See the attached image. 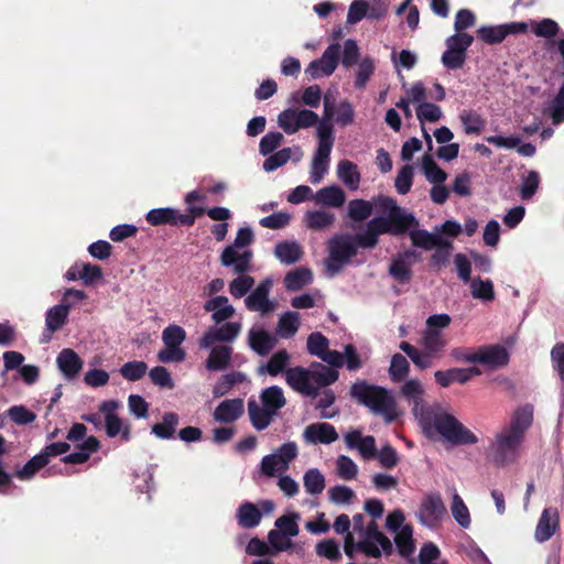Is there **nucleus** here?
<instances>
[{"instance_id": "f257e3e1", "label": "nucleus", "mask_w": 564, "mask_h": 564, "mask_svg": "<svg viewBox=\"0 0 564 564\" xmlns=\"http://www.w3.org/2000/svg\"><path fill=\"white\" fill-rule=\"evenodd\" d=\"M533 417L534 408L530 403L520 405L512 412L509 424L496 435L492 443L494 462L497 465L505 466L516 460Z\"/></svg>"}, {"instance_id": "f03ea898", "label": "nucleus", "mask_w": 564, "mask_h": 564, "mask_svg": "<svg viewBox=\"0 0 564 564\" xmlns=\"http://www.w3.org/2000/svg\"><path fill=\"white\" fill-rule=\"evenodd\" d=\"M349 394L359 404L368 408L371 413L383 416L387 423L397 420V402L388 389L371 384L366 380H357L350 387Z\"/></svg>"}, {"instance_id": "7ed1b4c3", "label": "nucleus", "mask_w": 564, "mask_h": 564, "mask_svg": "<svg viewBox=\"0 0 564 564\" xmlns=\"http://www.w3.org/2000/svg\"><path fill=\"white\" fill-rule=\"evenodd\" d=\"M420 344L423 350L408 341H401L399 348L419 369H429L433 367L434 359L441 358L446 346V339L440 329H425L422 333Z\"/></svg>"}, {"instance_id": "20e7f679", "label": "nucleus", "mask_w": 564, "mask_h": 564, "mask_svg": "<svg viewBox=\"0 0 564 564\" xmlns=\"http://www.w3.org/2000/svg\"><path fill=\"white\" fill-rule=\"evenodd\" d=\"M254 236L249 227H242L238 230L232 245L227 246L220 254V263L224 267H232L235 273H246L250 270L252 251L246 250L241 253L237 249H242L253 242Z\"/></svg>"}, {"instance_id": "39448f33", "label": "nucleus", "mask_w": 564, "mask_h": 564, "mask_svg": "<svg viewBox=\"0 0 564 564\" xmlns=\"http://www.w3.org/2000/svg\"><path fill=\"white\" fill-rule=\"evenodd\" d=\"M415 227V225L400 221L395 217L377 216L367 223L366 231L357 234V238L361 248L371 249L377 246L380 235L402 236Z\"/></svg>"}, {"instance_id": "423d86ee", "label": "nucleus", "mask_w": 564, "mask_h": 564, "mask_svg": "<svg viewBox=\"0 0 564 564\" xmlns=\"http://www.w3.org/2000/svg\"><path fill=\"white\" fill-rule=\"evenodd\" d=\"M431 427L455 445H469L478 441L473 432L467 430L455 416L447 413L435 414L431 424H424L425 432L429 433Z\"/></svg>"}, {"instance_id": "0eeeda50", "label": "nucleus", "mask_w": 564, "mask_h": 564, "mask_svg": "<svg viewBox=\"0 0 564 564\" xmlns=\"http://www.w3.org/2000/svg\"><path fill=\"white\" fill-rule=\"evenodd\" d=\"M358 247L360 245L357 235H335L328 241V269L333 272L339 271L341 264L357 254Z\"/></svg>"}, {"instance_id": "6e6552de", "label": "nucleus", "mask_w": 564, "mask_h": 564, "mask_svg": "<svg viewBox=\"0 0 564 564\" xmlns=\"http://www.w3.org/2000/svg\"><path fill=\"white\" fill-rule=\"evenodd\" d=\"M317 122V113L308 109L288 108L278 116V124L286 134H293L300 129L313 127Z\"/></svg>"}, {"instance_id": "1a4fd4ad", "label": "nucleus", "mask_w": 564, "mask_h": 564, "mask_svg": "<svg viewBox=\"0 0 564 564\" xmlns=\"http://www.w3.org/2000/svg\"><path fill=\"white\" fill-rule=\"evenodd\" d=\"M528 31L525 22H510L500 25H484L477 30V36L489 45L500 44L510 34H520Z\"/></svg>"}, {"instance_id": "9d476101", "label": "nucleus", "mask_w": 564, "mask_h": 564, "mask_svg": "<svg viewBox=\"0 0 564 564\" xmlns=\"http://www.w3.org/2000/svg\"><path fill=\"white\" fill-rule=\"evenodd\" d=\"M340 45L330 44L323 53L322 57L312 61L305 69V73L313 79L330 76L339 62Z\"/></svg>"}, {"instance_id": "9b49d317", "label": "nucleus", "mask_w": 564, "mask_h": 564, "mask_svg": "<svg viewBox=\"0 0 564 564\" xmlns=\"http://www.w3.org/2000/svg\"><path fill=\"white\" fill-rule=\"evenodd\" d=\"M72 303H62L51 307L45 314V329L42 334L41 343L47 344L51 341L55 332L61 329L68 322V315Z\"/></svg>"}, {"instance_id": "f8f14e48", "label": "nucleus", "mask_w": 564, "mask_h": 564, "mask_svg": "<svg viewBox=\"0 0 564 564\" xmlns=\"http://www.w3.org/2000/svg\"><path fill=\"white\" fill-rule=\"evenodd\" d=\"M286 383L296 392L315 398L317 387L313 384L310 368L301 366L289 368L285 372Z\"/></svg>"}, {"instance_id": "ddd939ff", "label": "nucleus", "mask_w": 564, "mask_h": 564, "mask_svg": "<svg viewBox=\"0 0 564 564\" xmlns=\"http://www.w3.org/2000/svg\"><path fill=\"white\" fill-rule=\"evenodd\" d=\"M119 403L113 400L104 401L99 408V410L105 413V425H106V434L108 437H116L121 433V437L123 441L130 440V429L126 426L123 429L122 420L115 414V411L118 409Z\"/></svg>"}, {"instance_id": "4468645a", "label": "nucleus", "mask_w": 564, "mask_h": 564, "mask_svg": "<svg viewBox=\"0 0 564 564\" xmlns=\"http://www.w3.org/2000/svg\"><path fill=\"white\" fill-rule=\"evenodd\" d=\"M272 282L267 279L262 281L245 300L246 307L251 312L261 314L270 313L274 310V304L269 300V293Z\"/></svg>"}, {"instance_id": "2eb2a0df", "label": "nucleus", "mask_w": 564, "mask_h": 564, "mask_svg": "<svg viewBox=\"0 0 564 564\" xmlns=\"http://www.w3.org/2000/svg\"><path fill=\"white\" fill-rule=\"evenodd\" d=\"M560 528V514L555 507L545 508L538 521L534 539L540 542L549 541Z\"/></svg>"}, {"instance_id": "dca6fc26", "label": "nucleus", "mask_w": 564, "mask_h": 564, "mask_svg": "<svg viewBox=\"0 0 564 564\" xmlns=\"http://www.w3.org/2000/svg\"><path fill=\"white\" fill-rule=\"evenodd\" d=\"M345 444L349 449H358L364 459L377 456L376 438L372 435L364 436L361 431L352 430L345 434Z\"/></svg>"}, {"instance_id": "f3484780", "label": "nucleus", "mask_w": 564, "mask_h": 564, "mask_svg": "<svg viewBox=\"0 0 564 564\" xmlns=\"http://www.w3.org/2000/svg\"><path fill=\"white\" fill-rule=\"evenodd\" d=\"M303 438L308 444H332L338 440V433L329 423H312L305 427Z\"/></svg>"}, {"instance_id": "a211bd4d", "label": "nucleus", "mask_w": 564, "mask_h": 564, "mask_svg": "<svg viewBox=\"0 0 564 564\" xmlns=\"http://www.w3.org/2000/svg\"><path fill=\"white\" fill-rule=\"evenodd\" d=\"M446 513L445 505L438 494H431L422 501L419 518L424 524H433L440 521Z\"/></svg>"}, {"instance_id": "6ab92c4d", "label": "nucleus", "mask_w": 564, "mask_h": 564, "mask_svg": "<svg viewBox=\"0 0 564 564\" xmlns=\"http://www.w3.org/2000/svg\"><path fill=\"white\" fill-rule=\"evenodd\" d=\"M509 359L508 350L499 344L481 346L477 350V362L490 368L505 367Z\"/></svg>"}, {"instance_id": "aec40b11", "label": "nucleus", "mask_w": 564, "mask_h": 564, "mask_svg": "<svg viewBox=\"0 0 564 564\" xmlns=\"http://www.w3.org/2000/svg\"><path fill=\"white\" fill-rule=\"evenodd\" d=\"M481 373L478 367H469V368H451L448 370H437L434 373V378L436 382L443 387L447 388L453 382L466 383L473 377L479 376Z\"/></svg>"}, {"instance_id": "412c9836", "label": "nucleus", "mask_w": 564, "mask_h": 564, "mask_svg": "<svg viewBox=\"0 0 564 564\" xmlns=\"http://www.w3.org/2000/svg\"><path fill=\"white\" fill-rule=\"evenodd\" d=\"M375 204L380 213L387 214L389 218L395 217L400 221L419 226L420 223L412 213H408L404 208L397 204L392 197L379 195L375 198Z\"/></svg>"}, {"instance_id": "4be33fe9", "label": "nucleus", "mask_w": 564, "mask_h": 564, "mask_svg": "<svg viewBox=\"0 0 564 564\" xmlns=\"http://www.w3.org/2000/svg\"><path fill=\"white\" fill-rule=\"evenodd\" d=\"M408 232L413 247L421 248L423 250H432L435 246H447V239L443 238L437 232H430L426 229H417V227L411 228Z\"/></svg>"}, {"instance_id": "5701e85b", "label": "nucleus", "mask_w": 564, "mask_h": 564, "mask_svg": "<svg viewBox=\"0 0 564 564\" xmlns=\"http://www.w3.org/2000/svg\"><path fill=\"white\" fill-rule=\"evenodd\" d=\"M243 414L242 399H227L220 402L214 412V419L220 423H232Z\"/></svg>"}, {"instance_id": "b1692460", "label": "nucleus", "mask_w": 564, "mask_h": 564, "mask_svg": "<svg viewBox=\"0 0 564 564\" xmlns=\"http://www.w3.org/2000/svg\"><path fill=\"white\" fill-rule=\"evenodd\" d=\"M330 152L332 149H329L327 144H318L312 162L310 175V181L312 184L319 183L324 175L327 173Z\"/></svg>"}, {"instance_id": "393cba45", "label": "nucleus", "mask_w": 564, "mask_h": 564, "mask_svg": "<svg viewBox=\"0 0 564 564\" xmlns=\"http://www.w3.org/2000/svg\"><path fill=\"white\" fill-rule=\"evenodd\" d=\"M56 362L58 369L68 379L75 378L83 368V360L69 348H65L58 354Z\"/></svg>"}, {"instance_id": "a878e982", "label": "nucleus", "mask_w": 564, "mask_h": 564, "mask_svg": "<svg viewBox=\"0 0 564 564\" xmlns=\"http://www.w3.org/2000/svg\"><path fill=\"white\" fill-rule=\"evenodd\" d=\"M232 348L226 345L214 346L205 361L209 371H221L230 365Z\"/></svg>"}, {"instance_id": "bb28decb", "label": "nucleus", "mask_w": 564, "mask_h": 564, "mask_svg": "<svg viewBox=\"0 0 564 564\" xmlns=\"http://www.w3.org/2000/svg\"><path fill=\"white\" fill-rule=\"evenodd\" d=\"M248 339L251 349L260 356H267L278 343L276 338L264 329H251Z\"/></svg>"}, {"instance_id": "cd10ccee", "label": "nucleus", "mask_w": 564, "mask_h": 564, "mask_svg": "<svg viewBox=\"0 0 564 564\" xmlns=\"http://www.w3.org/2000/svg\"><path fill=\"white\" fill-rule=\"evenodd\" d=\"M77 447L79 449L78 452L70 453L62 458L64 464L86 463L90 458L91 454L99 449L100 443L97 437L90 435Z\"/></svg>"}, {"instance_id": "c85d7f7f", "label": "nucleus", "mask_w": 564, "mask_h": 564, "mask_svg": "<svg viewBox=\"0 0 564 564\" xmlns=\"http://www.w3.org/2000/svg\"><path fill=\"white\" fill-rule=\"evenodd\" d=\"M180 212L171 207L154 208L147 213L145 220L151 226H180Z\"/></svg>"}, {"instance_id": "c756f323", "label": "nucleus", "mask_w": 564, "mask_h": 564, "mask_svg": "<svg viewBox=\"0 0 564 564\" xmlns=\"http://www.w3.org/2000/svg\"><path fill=\"white\" fill-rule=\"evenodd\" d=\"M262 406L278 415L279 410L285 406L286 399L283 390L278 386H271L262 390L260 394Z\"/></svg>"}, {"instance_id": "7c9ffc66", "label": "nucleus", "mask_w": 564, "mask_h": 564, "mask_svg": "<svg viewBox=\"0 0 564 564\" xmlns=\"http://www.w3.org/2000/svg\"><path fill=\"white\" fill-rule=\"evenodd\" d=\"M248 414L252 426L257 431L265 430L276 416L271 411L260 406L256 400L248 401Z\"/></svg>"}, {"instance_id": "2f4dec72", "label": "nucleus", "mask_w": 564, "mask_h": 564, "mask_svg": "<svg viewBox=\"0 0 564 564\" xmlns=\"http://www.w3.org/2000/svg\"><path fill=\"white\" fill-rule=\"evenodd\" d=\"M262 514L258 507L249 501L242 502L237 510L238 523L243 529H252L261 521Z\"/></svg>"}, {"instance_id": "473e14b6", "label": "nucleus", "mask_w": 564, "mask_h": 564, "mask_svg": "<svg viewBox=\"0 0 564 564\" xmlns=\"http://www.w3.org/2000/svg\"><path fill=\"white\" fill-rule=\"evenodd\" d=\"M180 422L178 414L174 412H165L162 422L155 423L151 427V432L159 438L170 440L175 435L176 427Z\"/></svg>"}, {"instance_id": "72a5a7b5", "label": "nucleus", "mask_w": 564, "mask_h": 564, "mask_svg": "<svg viewBox=\"0 0 564 564\" xmlns=\"http://www.w3.org/2000/svg\"><path fill=\"white\" fill-rule=\"evenodd\" d=\"M313 280L312 271L307 268H296L286 273L284 278V286L288 291H300Z\"/></svg>"}, {"instance_id": "f704fd0d", "label": "nucleus", "mask_w": 564, "mask_h": 564, "mask_svg": "<svg viewBox=\"0 0 564 564\" xmlns=\"http://www.w3.org/2000/svg\"><path fill=\"white\" fill-rule=\"evenodd\" d=\"M313 384L317 387H327L338 379V371L321 362H313L310 367Z\"/></svg>"}, {"instance_id": "c9c22d12", "label": "nucleus", "mask_w": 564, "mask_h": 564, "mask_svg": "<svg viewBox=\"0 0 564 564\" xmlns=\"http://www.w3.org/2000/svg\"><path fill=\"white\" fill-rule=\"evenodd\" d=\"M274 254L281 262L285 264H293L302 258L303 250L295 241H282L275 246Z\"/></svg>"}, {"instance_id": "e433bc0d", "label": "nucleus", "mask_w": 564, "mask_h": 564, "mask_svg": "<svg viewBox=\"0 0 564 564\" xmlns=\"http://www.w3.org/2000/svg\"><path fill=\"white\" fill-rule=\"evenodd\" d=\"M337 175L348 188L354 191L359 187L360 173L351 161L341 160L337 165Z\"/></svg>"}, {"instance_id": "4c0bfd02", "label": "nucleus", "mask_w": 564, "mask_h": 564, "mask_svg": "<svg viewBox=\"0 0 564 564\" xmlns=\"http://www.w3.org/2000/svg\"><path fill=\"white\" fill-rule=\"evenodd\" d=\"M315 199L326 206L340 207L345 203L346 195L339 186L332 185L317 191Z\"/></svg>"}, {"instance_id": "58836bf2", "label": "nucleus", "mask_w": 564, "mask_h": 564, "mask_svg": "<svg viewBox=\"0 0 564 564\" xmlns=\"http://www.w3.org/2000/svg\"><path fill=\"white\" fill-rule=\"evenodd\" d=\"M394 542L401 556L406 557L414 552L413 528L411 524H404L395 532Z\"/></svg>"}, {"instance_id": "ea45409f", "label": "nucleus", "mask_w": 564, "mask_h": 564, "mask_svg": "<svg viewBox=\"0 0 564 564\" xmlns=\"http://www.w3.org/2000/svg\"><path fill=\"white\" fill-rule=\"evenodd\" d=\"M290 361V355L285 349L279 350L272 355L269 361L258 370L260 375L269 373L272 377L280 375Z\"/></svg>"}, {"instance_id": "a19ab883", "label": "nucleus", "mask_w": 564, "mask_h": 564, "mask_svg": "<svg viewBox=\"0 0 564 564\" xmlns=\"http://www.w3.org/2000/svg\"><path fill=\"white\" fill-rule=\"evenodd\" d=\"M411 267L412 262L397 256L389 265V274L401 284L409 283L413 278Z\"/></svg>"}, {"instance_id": "79ce46f5", "label": "nucleus", "mask_w": 564, "mask_h": 564, "mask_svg": "<svg viewBox=\"0 0 564 564\" xmlns=\"http://www.w3.org/2000/svg\"><path fill=\"white\" fill-rule=\"evenodd\" d=\"M245 375L239 371L223 375L213 387V395L220 398L227 394L236 384L243 382Z\"/></svg>"}, {"instance_id": "37998d69", "label": "nucleus", "mask_w": 564, "mask_h": 564, "mask_svg": "<svg viewBox=\"0 0 564 564\" xmlns=\"http://www.w3.org/2000/svg\"><path fill=\"white\" fill-rule=\"evenodd\" d=\"M470 293L474 299L481 300L484 302H491L495 300L494 283L491 280L481 278H475L470 282Z\"/></svg>"}, {"instance_id": "c03bdc74", "label": "nucleus", "mask_w": 564, "mask_h": 564, "mask_svg": "<svg viewBox=\"0 0 564 564\" xmlns=\"http://www.w3.org/2000/svg\"><path fill=\"white\" fill-rule=\"evenodd\" d=\"M373 212L371 202L356 198L348 203V216L354 221H364L368 219Z\"/></svg>"}, {"instance_id": "a18cd8bd", "label": "nucleus", "mask_w": 564, "mask_h": 564, "mask_svg": "<svg viewBox=\"0 0 564 564\" xmlns=\"http://www.w3.org/2000/svg\"><path fill=\"white\" fill-rule=\"evenodd\" d=\"M422 169L426 180L433 184H443L447 174L444 170H442L434 159L430 154H425L422 159Z\"/></svg>"}, {"instance_id": "49530a36", "label": "nucleus", "mask_w": 564, "mask_h": 564, "mask_svg": "<svg viewBox=\"0 0 564 564\" xmlns=\"http://www.w3.org/2000/svg\"><path fill=\"white\" fill-rule=\"evenodd\" d=\"M300 326V316L297 312L284 313L278 323V333L283 338L293 337Z\"/></svg>"}, {"instance_id": "de8ad7c7", "label": "nucleus", "mask_w": 564, "mask_h": 564, "mask_svg": "<svg viewBox=\"0 0 564 564\" xmlns=\"http://www.w3.org/2000/svg\"><path fill=\"white\" fill-rule=\"evenodd\" d=\"M303 484L307 494L316 496L325 489V477L317 468H311L304 474Z\"/></svg>"}, {"instance_id": "09e8293b", "label": "nucleus", "mask_w": 564, "mask_h": 564, "mask_svg": "<svg viewBox=\"0 0 564 564\" xmlns=\"http://www.w3.org/2000/svg\"><path fill=\"white\" fill-rule=\"evenodd\" d=\"M305 218L307 227L314 230H322L327 228L335 220V216L332 213L325 210L307 212Z\"/></svg>"}, {"instance_id": "8fccbe9b", "label": "nucleus", "mask_w": 564, "mask_h": 564, "mask_svg": "<svg viewBox=\"0 0 564 564\" xmlns=\"http://www.w3.org/2000/svg\"><path fill=\"white\" fill-rule=\"evenodd\" d=\"M459 119L467 134H479L485 128V120L476 111L464 110Z\"/></svg>"}, {"instance_id": "3c124183", "label": "nucleus", "mask_w": 564, "mask_h": 564, "mask_svg": "<svg viewBox=\"0 0 564 564\" xmlns=\"http://www.w3.org/2000/svg\"><path fill=\"white\" fill-rule=\"evenodd\" d=\"M410 371L408 359L401 354H394L391 358L389 375L392 381L401 382Z\"/></svg>"}, {"instance_id": "603ef678", "label": "nucleus", "mask_w": 564, "mask_h": 564, "mask_svg": "<svg viewBox=\"0 0 564 564\" xmlns=\"http://www.w3.org/2000/svg\"><path fill=\"white\" fill-rule=\"evenodd\" d=\"M375 68L373 59L368 56L364 57L358 64V70L354 83L355 88L364 89L373 75Z\"/></svg>"}, {"instance_id": "864d4df0", "label": "nucleus", "mask_w": 564, "mask_h": 564, "mask_svg": "<svg viewBox=\"0 0 564 564\" xmlns=\"http://www.w3.org/2000/svg\"><path fill=\"white\" fill-rule=\"evenodd\" d=\"M237 274L238 276L229 283V292L235 299H240L251 290L254 279L246 273Z\"/></svg>"}, {"instance_id": "5fc2aeb1", "label": "nucleus", "mask_w": 564, "mask_h": 564, "mask_svg": "<svg viewBox=\"0 0 564 564\" xmlns=\"http://www.w3.org/2000/svg\"><path fill=\"white\" fill-rule=\"evenodd\" d=\"M318 556L329 561L337 562L341 558L338 543L334 539H325L319 541L315 546Z\"/></svg>"}, {"instance_id": "6e6d98bb", "label": "nucleus", "mask_w": 564, "mask_h": 564, "mask_svg": "<svg viewBox=\"0 0 564 564\" xmlns=\"http://www.w3.org/2000/svg\"><path fill=\"white\" fill-rule=\"evenodd\" d=\"M451 510L454 519L460 527L468 528L470 525V516L468 508L466 507L462 497L456 492L453 496Z\"/></svg>"}, {"instance_id": "4d7b16f0", "label": "nucleus", "mask_w": 564, "mask_h": 564, "mask_svg": "<svg viewBox=\"0 0 564 564\" xmlns=\"http://www.w3.org/2000/svg\"><path fill=\"white\" fill-rule=\"evenodd\" d=\"M148 370V365L144 361H129L120 368V375L129 381H138L142 379Z\"/></svg>"}, {"instance_id": "13d9d810", "label": "nucleus", "mask_w": 564, "mask_h": 564, "mask_svg": "<svg viewBox=\"0 0 564 564\" xmlns=\"http://www.w3.org/2000/svg\"><path fill=\"white\" fill-rule=\"evenodd\" d=\"M47 464L48 463L40 452L37 455L33 456L21 469H19L15 473V476L22 480L30 479Z\"/></svg>"}, {"instance_id": "bf43d9fd", "label": "nucleus", "mask_w": 564, "mask_h": 564, "mask_svg": "<svg viewBox=\"0 0 564 564\" xmlns=\"http://www.w3.org/2000/svg\"><path fill=\"white\" fill-rule=\"evenodd\" d=\"M532 32L539 37H554L560 32V26L556 21L545 18L541 21H531Z\"/></svg>"}, {"instance_id": "052dcab7", "label": "nucleus", "mask_w": 564, "mask_h": 564, "mask_svg": "<svg viewBox=\"0 0 564 564\" xmlns=\"http://www.w3.org/2000/svg\"><path fill=\"white\" fill-rule=\"evenodd\" d=\"M547 110L553 124H560L564 122V83L560 87L556 96L550 102Z\"/></svg>"}, {"instance_id": "680f3d73", "label": "nucleus", "mask_w": 564, "mask_h": 564, "mask_svg": "<svg viewBox=\"0 0 564 564\" xmlns=\"http://www.w3.org/2000/svg\"><path fill=\"white\" fill-rule=\"evenodd\" d=\"M269 546L271 547L273 555H276L280 552L288 551L293 546V542L291 538L281 533L278 530H271L268 533Z\"/></svg>"}, {"instance_id": "e2e57ef3", "label": "nucleus", "mask_w": 564, "mask_h": 564, "mask_svg": "<svg viewBox=\"0 0 564 564\" xmlns=\"http://www.w3.org/2000/svg\"><path fill=\"white\" fill-rule=\"evenodd\" d=\"M413 184V167L411 165H404L398 172L395 177L394 186L399 194L405 195L410 192Z\"/></svg>"}, {"instance_id": "0e129e2a", "label": "nucleus", "mask_w": 564, "mask_h": 564, "mask_svg": "<svg viewBox=\"0 0 564 564\" xmlns=\"http://www.w3.org/2000/svg\"><path fill=\"white\" fill-rule=\"evenodd\" d=\"M328 345L329 341L327 337L319 332L312 333L307 337V351L313 356H317L318 358L325 354V351L328 349Z\"/></svg>"}, {"instance_id": "69168bd1", "label": "nucleus", "mask_w": 564, "mask_h": 564, "mask_svg": "<svg viewBox=\"0 0 564 564\" xmlns=\"http://www.w3.org/2000/svg\"><path fill=\"white\" fill-rule=\"evenodd\" d=\"M186 338V332L183 327L171 324L163 329L162 340L164 346H181Z\"/></svg>"}, {"instance_id": "338daca9", "label": "nucleus", "mask_w": 564, "mask_h": 564, "mask_svg": "<svg viewBox=\"0 0 564 564\" xmlns=\"http://www.w3.org/2000/svg\"><path fill=\"white\" fill-rule=\"evenodd\" d=\"M336 467L337 475L345 480L355 479L358 474L357 465L350 457L346 455L338 456Z\"/></svg>"}, {"instance_id": "774afa93", "label": "nucleus", "mask_w": 564, "mask_h": 564, "mask_svg": "<svg viewBox=\"0 0 564 564\" xmlns=\"http://www.w3.org/2000/svg\"><path fill=\"white\" fill-rule=\"evenodd\" d=\"M416 117L420 122H436L442 117L441 107L432 102H421L416 108Z\"/></svg>"}]
</instances>
